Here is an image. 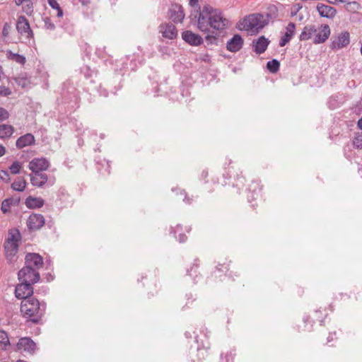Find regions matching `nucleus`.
<instances>
[{
  "instance_id": "1",
  "label": "nucleus",
  "mask_w": 362,
  "mask_h": 362,
  "mask_svg": "<svg viewBox=\"0 0 362 362\" xmlns=\"http://www.w3.org/2000/svg\"><path fill=\"white\" fill-rule=\"evenodd\" d=\"M47 305L35 297L25 298L21 303V313L24 318L34 324H38L45 313Z\"/></svg>"
},
{
  "instance_id": "2",
  "label": "nucleus",
  "mask_w": 362,
  "mask_h": 362,
  "mask_svg": "<svg viewBox=\"0 0 362 362\" xmlns=\"http://www.w3.org/2000/svg\"><path fill=\"white\" fill-rule=\"evenodd\" d=\"M267 25L264 21V16L262 13H256L246 16L242 21L239 22L238 29L242 30H256L259 31Z\"/></svg>"
},
{
  "instance_id": "3",
  "label": "nucleus",
  "mask_w": 362,
  "mask_h": 362,
  "mask_svg": "<svg viewBox=\"0 0 362 362\" xmlns=\"http://www.w3.org/2000/svg\"><path fill=\"white\" fill-rule=\"evenodd\" d=\"M210 11L211 6L205 5L202 10L196 9L191 13V16L197 18V28L203 33H208L210 29Z\"/></svg>"
},
{
  "instance_id": "4",
  "label": "nucleus",
  "mask_w": 362,
  "mask_h": 362,
  "mask_svg": "<svg viewBox=\"0 0 362 362\" xmlns=\"http://www.w3.org/2000/svg\"><path fill=\"white\" fill-rule=\"evenodd\" d=\"M18 279L20 281H24L34 284L40 280V273L33 267L24 266L18 273Z\"/></svg>"
},
{
  "instance_id": "5",
  "label": "nucleus",
  "mask_w": 362,
  "mask_h": 362,
  "mask_svg": "<svg viewBox=\"0 0 362 362\" xmlns=\"http://www.w3.org/2000/svg\"><path fill=\"white\" fill-rule=\"evenodd\" d=\"M209 18L210 28L217 30H224L228 24V21L223 17L222 13L217 9H214L211 6Z\"/></svg>"
},
{
  "instance_id": "6",
  "label": "nucleus",
  "mask_w": 362,
  "mask_h": 362,
  "mask_svg": "<svg viewBox=\"0 0 362 362\" xmlns=\"http://www.w3.org/2000/svg\"><path fill=\"white\" fill-rule=\"evenodd\" d=\"M16 30L21 35H25L27 39H32L34 37L33 30L30 28L28 20L23 16H20L16 21Z\"/></svg>"
},
{
  "instance_id": "7",
  "label": "nucleus",
  "mask_w": 362,
  "mask_h": 362,
  "mask_svg": "<svg viewBox=\"0 0 362 362\" xmlns=\"http://www.w3.org/2000/svg\"><path fill=\"white\" fill-rule=\"evenodd\" d=\"M36 349V344L29 337H22L18 342L13 346L15 351H23L30 354H33Z\"/></svg>"
},
{
  "instance_id": "8",
  "label": "nucleus",
  "mask_w": 362,
  "mask_h": 362,
  "mask_svg": "<svg viewBox=\"0 0 362 362\" xmlns=\"http://www.w3.org/2000/svg\"><path fill=\"white\" fill-rule=\"evenodd\" d=\"M33 288L32 284L21 281L16 286L15 289V296L18 299L25 300V298H33Z\"/></svg>"
},
{
  "instance_id": "9",
  "label": "nucleus",
  "mask_w": 362,
  "mask_h": 362,
  "mask_svg": "<svg viewBox=\"0 0 362 362\" xmlns=\"http://www.w3.org/2000/svg\"><path fill=\"white\" fill-rule=\"evenodd\" d=\"M316 10L321 18L331 20L334 19L337 13V11L334 7L322 3L317 4Z\"/></svg>"
},
{
  "instance_id": "10",
  "label": "nucleus",
  "mask_w": 362,
  "mask_h": 362,
  "mask_svg": "<svg viewBox=\"0 0 362 362\" xmlns=\"http://www.w3.org/2000/svg\"><path fill=\"white\" fill-rule=\"evenodd\" d=\"M25 265L38 270L43 265V258L37 253H28L25 257Z\"/></svg>"
},
{
  "instance_id": "11",
  "label": "nucleus",
  "mask_w": 362,
  "mask_h": 362,
  "mask_svg": "<svg viewBox=\"0 0 362 362\" xmlns=\"http://www.w3.org/2000/svg\"><path fill=\"white\" fill-rule=\"evenodd\" d=\"M19 245L14 243H4L5 256L9 264L16 261V255L18 252Z\"/></svg>"
},
{
  "instance_id": "12",
  "label": "nucleus",
  "mask_w": 362,
  "mask_h": 362,
  "mask_svg": "<svg viewBox=\"0 0 362 362\" xmlns=\"http://www.w3.org/2000/svg\"><path fill=\"white\" fill-rule=\"evenodd\" d=\"M45 223V220L42 214H33L27 220V226L30 230H37L41 228Z\"/></svg>"
},
{
  "instance_id": "13",
  "label": "nucleus",
  "mask_w": 362,
  "mask_h": 362,
  "mask_svg": "<svg viewBox=\"0 0 362 362\" xmlns=\"http://www.w3.org/2000/svg\"><path fill=\"white\" fill-rule=\"evenodd\" d=\"M49 161L45 158H34L29 163L28 168L32 173H42L49 168Z\"/></svg>"
},
{
  "instance_id": "14",
  "label": "nucleus",
  "mask_w": 362,
  "mask_h": 362,
  "mask_svg": "<svg viewBox=\"0 0 362 362\" xmlns=\"http://www.w3.org/2000/svg\"><path fill=\"white\" fill-rule=\"evenodd\" d=\"M169 16L174 23H182L185 16L183 7L177 4L172 5L169 9Z\"/></svg>"
},
{
  "instance_id": "15",
  "label": "nucleus",
  "mask_w": 362,
  "mask_h": 362,
  "mask_svg": "<svg viewBox=\"0 0 362 362\" xmlns=\"http://www.w3.org/2000/svg\"><path fill=\"white\" fill-rule=\"evenodd\" d=\"M243 44L244 40L242 36L239 34H235L227 42L226 49L231 52H237L242 49Z\"/></svg>"
},
{
  "instance_id": "16",
  "label": "nucleus",
  "mask_w": 362,
  "mask_h": 362,
  "mask_svg": "<svg viewBox=\"0 0 362 362\" xmlns=\"http://www.w3.org/2000/svg\"><path fill=\"white\" fill-rule=\"evenodd\" d=\"M269 45V40L262 35L257 39H254L252 40V46L253 51L256 54H261L267 50Z\"/></svg>"
},
{
  "instance_id": "17",
  "label": "nucleus",
  "mask_w": 362,
  "mask_h": 362,
  "mask_svg": "<svg viewBox=\"0 0 362 362\" xmlns=\"http://www.w3.org/2000/svg\"><path fill=\"white\" fill-rule=\"evenodd\" d=\"M330 33V28L328 25H321V26L317 29V32L313 38V42L315 44L325 42L328 39Z\"/></svg>"
},
{
  "instance_id": "18",
  "label": "nucleus",
  "mask_w": 362,
  "mask_h": 362,
  "mask_svg": "<svg viewBox=\"0 0 362 362\" xmlns=\"http://www.w3.org/2000/svg\"><path fill=\"white\" fill-rule=\"evenodd\" d=\"M159 28L163 37L170 40H173L177 37V30L176 27L171 23L161 24Z\"/></svg>"
},
{
  "instance_id": "19",
  "label": "nucleus",
  "mask_w": 362,
  "mask_h": 362,
  "mask_svg": "<svg viewBox=\"0 0 362 362\" xmlns=\"http://www.w3.org/2000/svg\"><path fill=\"white\" fill-rule=\"evenodd\" d=\"M182 37L183 40L192 46H199L203 43L202 37L190 30L184 31L182 33Z\"/></svg>"
},
{
  "instance_id": "20",
  "label": "nucleus",
  "mask_w": 362,
  "mask_h": 362,
  "mask_svg": "<svg viewBox=\"0 0 362 362\" xmlns=\"http://www.w3.org/2000/svg\"><path fill=\"white\" fill-rule=\"evenodd\" d=\"M349 42V33L348 32H344L339 34L337 38L332 42L330 47L332 49H339L346 47Z\"/></svg>"
},
{
  "instance_id": "21",
  "label": "nucleus",
  "mask_w": 362,
  "mask_h": 362,
  "mask_svg": "<svg viewBox=\"0 0 362 362\" xmlns=\"http://www.w3.org/2000/svg\"><path fill=\"white\" fill-rule=\"evenodd\" d=\"M31 184L37 187H42L48 181L47 174L44 173H32L30 174Z\"/></svg>"
},
{
  "instance_id": "22",
  "label": "nucleus",
  "mask_w": 362,
  "mask_h": 362,
  "mask_svg": "<svg viewBox=\"0 0 362 362\" xmlns=\"http://www.w3.org/2000/svg\"><path fill=\"white\" fill-rule=\"evenodd\" d=\"M295 30H296L295 23H292V22L289 23L286 28V33L284 34V35L280 39V41H279L280 47H284L288 42H290V40L292 39L293 36L295 34Z\"/></svg>"
},
{
  "instance_id": "23",
  "label": "nucleus",
  "mask_w": 362,
  "mask_h": 362,
  "mask_svg": "<svg viewBox=\"0 0 362 362\" xmlns=\"http://www.w3.org/2000/svg\"><path fill=\"white\" fill-rule=\"evenodd\" d=\"M35 139L32 134L28 133L20 136L16 142L18 148H23L26 146L34 145Z\"/></svg>"
},
{
  "instance_id": "24",
  "label": "nucleus",
  "mask_w": 362,
  "mask_h": 362,
  "mask_svg": "<svg viewBox=\"0 0 362 362\" xmlns=\"http://www.w3.org/2000/svg\"><path fill=\"white\" fill-rule=\"evenodd\" d=\"M317 32V28L315 25H307L303 29L299 36V40L300 41H306L312 37L314 38Z\"/></svg>"
},
{
  "instance_id": "25",
  "label": "nucleus",
  "mask_w": 362,
  "mask_h": 362,
  "mask_svg": "<svg viewBox=\"0 0 362 362\" xmlns=\"http://www.w3.org/2000/svg\"><path fill=\"white\" fill-rule=\"evenodd\" d=\"M20 202V198L9 197L1 203V210L4 214L10 212L12 206H17Z\"/></svg>"
},
{
  "instance_id": "26",
  "label": "nucleus",
  "mask_w": 362,
  "mask_h": 362,
  "mask_svg": "<svg viewBox=\"0 0 362 362\" xmlns=\"http://www.w3.org/2000/svg\"><path fill=\"white\" fill-rule=\"evenodd\" d=\"M25 204L29 209L40 208L44 205V200L40 197L29 196L26 198Z\"/></svg>"
},
{
  "instance_id": "27",
  "label": "nucleus",
  "mask_w": 362,
  "mask_h": 362,
  "mask_svg": "<svg viewBox=\"0 0 362 362\" xmlns=\"http://www.w3.org/2000/svg\"><path fill=\"white\" fill-rule=\"evenodd\" d=\"M264 16V21L268 24L269 21H273L278 18L279 12L278 8L275 5H269L267 7V12Z\"/></svg>"
},
{
  "instance_id": "28",
  "label": "nucleus",
  "mask_w": 362,
  "mask_h": 362,
  "mask_svg": "<svg viewBox=\"0 0 362 362\" xmlns=\"http://www.w3.org/2000/svg\"><path fill=\"white\" fill-rule=\"evenodd\" d=\"M14 132V128L10 124L0 125V139H6L10 138Z\"/></svg>"
},
{
  "instance_id": "29",
  "label": "nucleus",
  "mask_w": 362,
  "mask_h": 362,
  "mask_svg": "<svg viewBox=\"0 0 362 362\" xmlns=\"http://www.w3.org/2000/svg\"><path fill=\"white\" fill-rule=\"evenodd\" d=\"M21 240V235L19 230L16 228L11 229L8 231V235L5 243H14L18 244Z\"/></svg>"
},
{
  "instance_id": "30",
  "label": "nucleus",
  "mask_w": 362,
  "mask_h": 362,
  "mask_svg": "<svg viewBox=\"0 0 362 362\" xmlns=\"http://www.w3.org/2000/svg\"><path fill=\"white\" fill-rule=\"evenodd\" d=\"M6 55L8 59L14 61L21 65H24L26 62V59L23 55L13 53L11 50H7Z\"/></svg>"
},
{
  "instance_id": "31",
  "label": "nucleus",
  "mask_w": 362,
  "mask_h": 362,
  "mask_svg": "<svg viewBox=\"0 0 362 362\" xmlns=\"http://www.w3.org/2000/svg\"><path fill=\"white\" fill-rule=\"evenodd\" d=\"M16 83L22 88H28L30 84V81L26 74H21L17 77L13 78Z\"/></svg>"
},
{
  "instance_id": "32",
  "label": "nucleus",
  "mask_w": 362,
  "mask_h": 362,
  "mask_svg": "<svg viewBox=\"0 0 362 362\" xmlns=\"http://www.w3.org/2000/svg\"><path fill=\"white\" fill-rule=\"evenodd\" d=\"M26 181L23 177H18L11 185V188L17 192L24 191L26 187Z\"/></svg>"
},
{
  "instance_id": "33",
  "label": "nucleus",
  "mask_w": 362,
  "mask_h": 362,
  "mask_svg": "<svg viewBox=\"0 0 362 362\" xmlns=\"http://www.w3.org/2000/svg\"><path fill=\"white\" fill-rule=\"evenodd\" d=\"M0 344L4 350H6L7 347L11 346L8 334L4 330H0Z\"/></svg>"
},
{
  "instance_id": "34",
  "label": "nucleus",
  "mask_w": 362,
  "mask_h": 362,
  "mask_svg": "<svg viewBox=\"0 0 362 362\" xmlns=\"http://www.w3.org/2000/svg\"><path fill=\"white\" fill-rule=\"evenodd\" d=\"M346 4L345 5V8L349 12L356 13L358 10L361 8V4L356 1H349V2H345Z\"/></svg>"
},
{
  "instance_id": "35",
  "label": "nucleus",
  "mask_w": 362,
  "mask_h": 362,
  "mask_svg": "<svg viewBox=\"0 0 362 362\" xmlns=\"http://www.w3.org/2000/svg\"><path fill=\"white\" fill-rule=\"evenodd\" d=\"M280 67V63L277 59H272L267 62V68L271 73H276L279 71Z\"/></svg>"
},
{
  "instance_id": "36",
  "label": "nucleus",
  "mask_w": 362,
  "mask_h": 362,
  "mask_svg": "<svg viewBox=\"0 0 362 362\" xmlns=\"http://www.w3.org/2000/svg\"><path fill=\"white\" fill-rule=\"evenodd\" d=\"M81 72L86 78H92L94 76L97 75V71L94 69H91L88 66L81 67Z\"/></svg>"
},
{
  "instance_id": "37",
  "label": "nucleus",
  "mask_w": 362,
  "mask_h": 362,
  "mask_svg": "<svg viewBox=\"0 0 362 362\" xmlns=\"http://www.w3.org/2000/svg\"><path fill=\"white\" fill-rule=\"evenodd\" d=\"M235 182H233L232 185L233 187L238 188V193H240V191L241 189L243 188L245 185V178L243 176H240L239 175H236V178H234Z\"/></svg>"
},
{
  "instance_id": "38",
  "label": "nucleus",
  "mask_w": 362,
  "mask_h": 362,
  "mask_svg": "<svg viewBox=\"0 0 362 362\" xmlns=\"http://www.w3.org/2000/svg\"><path fill=\"white\" fill-rule=\"evenodd\" d=\"M21 168V164L18 161L13 162L9 167L11 173L13 175L18 174Z\"/></svg>"
},
{
  "instance_id": "39",
  "label": "nucleus",
  "mask_w": 362,
  "mask_h": 362,
  "mask_svg": "<svg viewBox=\"0 0 362 362\" xmlns=\"http://www.w3.org/2000/svg\"><path fill=\"white\" fill-rule=\"evenodd\" d=\"M43 21H44V23H45V28L46 29L49 30H54L55 29V25L52 21L50 18L45 17V18H43Z\"/></svg>"
},
{
  "instance_id": "40",
  "label": "nucleus",
  "mask_w": 362,
  "mask_h": 362,
  "mask_svg": "<svg viewBox=\"0 0 362 362\" xmlns=\"http://www.w3.org/2000/svg\"><path fill=\"white\" fill-rule=\"evenodd\" d=\"M23 4H24L23 6V11L27 14H31L33 11L32 0L30 3L24 2Z\"/></svg>"
},
{
  "instance_id": "41",
  "label": "nucleus",
  "mask_w": 362,
  "mask_h": 362,
  "mask_svg": "<svg viewBox=\"0 0 362 362\" xmlns=\"http://www.w3.org/2000/svg\"><path fill=\"white\" fill-rule=\"evenodd\" d=\"M353 144L356 148L362 149V134L354 139Z\"/></svg>"
},
{
  "instance_id": "42",
  "label": "nucleus",
  "mask_w": 362,
  "mask_h": 362,
  "mask_svg": "<svg viewBox=\"0 0 362 362\" xmlns=\"http://www.w3.org/2000/svg\"><path fill=\"white\" fill-rule=\"evenodd\" d=\"M302 5L300 4H294L291 8V16L292 17L297 15L298 12L302 8Z\"/></svg>"
},
{
  "instance_id": "43",
  "label": "nucleus",
  "mask_w": 362,
  "mask_h": 362,
  "mask_svg": "<svg viewBox=\"0 0 362 362\" xmlns=\"http://www.w3.org/2000/svg\"><path fill=\"white\" fill-rule=\"evenodd\" d=\"M0 179L6 182L10 181V175L7 170H1L0 171Z\"/></svg>"
},
{
  "instance_id": "44",
  "label": "nucleus",
  "mask_w": 362,
  "mask_h": 362,
  "mask_svg": "<svg viewBox=\"0 0 362 362\" xmlns=\"http://www.w3.org/2000/svg\"><path fill=\"white\" fill-rule=\"evenodd\" d=\"M8 117V112L6 109L0 107V122L7 119Z\"/></svg>"
},
{
  "instance_id": "45",
  "label": "nucleus",
  "mask_w": 362,
  "mask_h": 362,
  "mask_svg": "<svg viewBox=\"0 0 362 362\" xmlns=\"http://www.w3.org/2000/svg\"><path fill=\"white\" fill-rule=\"evenodd\" d=\"M253 185H255L254 188L251 189V188L247 189L248 191L252 192V198L255 199V195H257L258 192H257V189H259V192L261 190V188L259 186V183L257 182H254Z\"/></svg>"
},
{
  "instance_id": "46",
  "label": "nucleus",
  "mask_w": 362,
  "mask_h": 362,
  "mask_svg": "<svg viewBox=\"0 0 362 362\" xmlns=\"http://www.w3.org/2000/svg\"><path fill=\"white\" fill-rule=\"evenodd\" d=\"M11 94V90L10 88L0 86V95L1 96H8Z\"/></svg>"
},
{
  "instance_id": "47",
  "label": "nucleus",
  "mask_w": 362,
  "mask_h": 362,
  "mask_svg": "<svg viewBox=\"0 0 362 362\" xmlns=\"http://www.w3.org/2000/svg\"><path fill=\"white\" fill-rule=\"evenodd\" d=\"M11 28V25L8 23H5L2 29V35L4 37H7L8 35Z\"/></svg>"
},
{
  "instance_id": "48",
  "label": "nucleus",
  "mask_w": 362,
  "mask_h": 362,
  "mask_svg": "<svg viewBox=\"0 0 362 362\" xmlns=\"http://www.w3.org/2000/svg\"><path fill=\"white\" fill-rule=\"evenodd\" d=\"M49 5L54 9H57L60 7L57 0H47Z\"/></svg>"
},
{
  "instance_id": "49",
  "label": "nucleus",
  "mask_w": 362,
  "mask_h": 362,
  "mask_svg": "<svg viewBox=\"0 0 362 362\" xmlns=\"http://www.w3.org/2000/svg\"><path fill=\"white\" fill-rule=\"evenodd\" d=\"M199 0H189V4L194 8L196 9H199V11L200 10V6H199L198 4V2H199Z\"/></svg>"
},
{
  "instance_id": "50",
  "label": "nucleus",
  "mask_w": 362,
  "mask_h": 362,
  "mask_svg": "<svg viewBox=\"0 0 362 362\" xmlns=\"http://www.w3.org/2000/svg\"><path fill=\"white\" fill-rule=\"evenodd\" d=\"M180 194L184 196V198H183V201L186 203V204H191L192 203V199L189 198L187 196V194L185 191L183 190H181L180 192Z\"/></svg>"
},
{
  "instance_id": "51",
  "label": "nucleus",
  "mask_w": 362,
  "mask_h": 362,
  "mask_svg": "<svg viewBox=\"0 0 362 362\" xmlns=\"http://www.w3.org/2000/svg\"><path fill=\"white\" fill-rule=\"evenodd\" d=\"M216 269L220 272H225L228 270V265L226 264H218V266H216Z\"/></svg>"
},
{
  "instance_id": "52",
  "label": "nucleus",
  "mask_w": 362,
  "mask_h": 362,
  "mask_svg": "<svg viewBox=\"0 0 362 362\" xmlns=\"http://www.w3.org/2000/svg\"><path fill=\"white\" fill-rule=\"evenodd\" d=\"M206 40L209 44H213L216 38L213 35H207Z\"/></svg>"
},
{
  "instance_id": "53",
  "label": "nucleus",
  "mask_w": 362,
  "mask_h": 362,
  "mask_svg": "<svg viewBox=\"0 0 362 362\" xmlns=\"http://www.w3.org/2000/svg\"><path fill=\"white\" fill-rule=\"evenodd\" d=\"M327 3L333 5L337 4L339 2L345 3L346 0H326Z\"/></svg>"
},
{
  "instance_id": "54",
  "label": "nucleus",
  "mask_w": 362,
  "mask_h": 362,
  "mask_svg": "<svg viewBox=\"0 0 362 362\" xmlns=\"http://www.w3.org/2000/svg\"><path fill=\"white\" fill-rule=\"evenodd\" d=\"M187 240V236L185 234L179 233L178 240L180 243H185Z\"/></svg>"
},
{
  "instance_id": "55",
  "label": "nucleus",
  "mask_w": 362,
  "mask_h": 362,
  "mask_svg": "<svg viewBox=\"0 0 362 362\" xmlns=\"http://www.w3.org/2000/svg\"><path fill=\"white\" fill-rule=\"evenodd\" d=\"M57 11V16L58 18H61L64 15V12H63V10L62 9L61 7L58 8L57 9H56Z\"/></svg>"
},
{
  "instance_id": "56",
  "label": "nucleus",
  "mask_w": 362,
  "mask_h": 362,
  "mask_svg": "<svg viewBox=\"0 0 362 362\" xmlns=\"http://www.w3.org/2000/svg\"><path fill=\"white\" fill-rule=\"evenodd\" d=\"M182 230V227H181V226H180V225H177L176 228H175V230H174V232H173V233H174V235H175V238H177V232H179V231H180V230Z\"/></svg>"
},
{
  "instance_id": "57",
  "label": "nucleus",
  "mask_w": 362,
  "mask_h": 362,
  "mask_svg": "<svg viewBox=\"0 0 362 362\" xmlns=\"http://www.w3.org/2000/svg\"><path fill=\"white\" fill-rule=\"evenodd\" d=\"M24 2H28V3H30V0H15V3H16V5H18V6L23 4Z\"/></svg>"
},
{
  "instance_id": "58",
  "label": "nucleus",
  "mask_w": 362,
  "mask_h": 362,
  "mask_svg": "<svg viewBox=\"0 0 362 362\" xmlns=\"http://www.w3.org/2000/svg\"><path fill=\"white\" fill-rule=\"evenodd\" d=\"M5 153L6 148L1 144H0V156H4Z\"/></svg>"
},
{
  "instance_id": "59",
  "label": "nucleus",
  "mask_w": 362,
  "mask_h": 362,
  "mask_svg": "<svg viewBox=\"0 0 362 362\" xmlns=\"http://www.w3.org/2000/svg\"><path fill=\"white\" fill-rule=\"evenodd\" d=\"M83 6H86L90 3L89 0H78Z\"/></svg>"
},
{
  "instance_id": "60",
  "label": "nucleus",
  "mask_w": 362,
  "mask_h": 362,
  "mask_svg": "<svg viewBox=\"0 0 362 362\" xmlns=\"http://www.w3.org/2000/svg\"><path fill=\"white\" fill-rule=\"evenodd\" d=\"M335 334H336V333L334 332V335H335ZM333 339H334V338H333V334L330 333V334H329V336H328V337H327V341H328V342H330V341H332Z\"/></svg>"
},
{
  "instance_id": "61",
  "label": "nucleus",
  "mask_w": 362,
  "mask_h": 362,
  "mask_svg": "<svg viewBox=\"0 0 362 362\" xmlns=\"http://www.w3.org/2000/svg\"><path fill=\"white\" fill-rule=\"evenodd\" d=\"M357 126L360 129H362V117L358 120Z\"/></svg>"
},
{
  "instance_id": "62",
  "label": "nucleus",
  "mask_w": 362,
  "mask_h": 362,
  "mask_svg": "<svg viewBox=\"0 0 362 362\" xmlns=\"http://www.w3.org/2000/svg\"><path fill=\"white\" fill-rule=\"evenodd\" d=\"M53 279H54V276L52 274H47V281H52Z\"/></svg>"
},
{
  "instance_id": "63",
  "label": "nucleus",
  "mask_w": 362,
  "mask_h": 362,
  "mask_svg": "<svg viewBox=\"0 0 362 362\" xmlns=\"http://www.w3.org/2000/svg\"><path fill=\"white\" fill-rule=\"evenodd\" d=\"M202 175L204 177H207L208 175V172L206 171V170H203L202 173Z\"/></svg>"
},
{
  "instance_id": "64",
  "label": "nucleus",
  "mask_w": 362,
  "mask_h": 362,
  "mask_svg": "<svg viewBox=\"0 0 362 362\" xmlns=\"http://www.w3.org/2000/svg\"><path fill=\"white\" fill-rule=\"evenodd\" d=\"M192 270H193V267H192V268H191V269H190L189 271V270H187V273H188V274H189V276H192Z\"/></svg>"
}]
</instances>
